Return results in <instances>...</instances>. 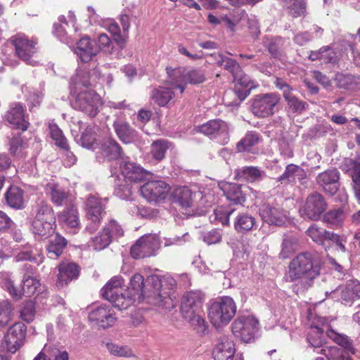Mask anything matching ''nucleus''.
<instances>
[{"instance_id":"obj_27","label":"nucleus","mask_w":360,"mask_h":360,"mask_svg":"<svg viewBox=\"0 0 360 360\" xmlns=\"http://www.w3.org/2000/svg\"><path fill=\"white\" fill-rule=\"evenodd\" d=\"M98 52V49L95 43L88 37L80 39L75 49V53L84 63H88Z\"/></svg>"},{"instance_id":"obj_8","label":"nucleus","mask_w":360,"mask_h":360,"mask_svg":"<svg viewBox=\"0 0 360 360\" xmlns=\"http://www.w3.org/2000/svg\"><path fill=\"white\" fill-rule=\"evenodd\" d=\"M259 321L252 315H242L231 324L233 335L244 342H250L255 339L258 330Z\"/></svg>"},{"instance_id":"obj_13","label":"nucleus","mask_w":360,"mask_h":360,"mask_svg":"<svg viewBox=\"0 0 360 360\" xmlns=\"http://www.w3.org/2000/svg\"><path fill=\"white\" fill-rule=\"evenodd\" d=\"M160 246V242L157 235H145L131 248V255L134 259L150 257L155 255Z\"/></svg>"},{"instance_id":"obj_50","label":"nucleus","mask_w":360,"mask_h":360,"mask_svg":"<svg viewBox=\"0 0 360 360\" xmlns=\"http://www.w3.org/2000/svg\"><path fill=\"white\" fill-rule=\"evenodd\" d=\"M280 255L282 258L286 259L292 254L297 248V239L294 236L285 235L281 245Z\"/></svg>"},{"instance_id":"obj_15","label":"nucleus","mask_w":360,"mask_h":360,"mask_svg":"<svg viewBox=\"0 0 360 360\" xmlns=\"http://www.w3.org/2000/svg\"><path fill=\"white\" fill-rule=\"evenodd\" d=\"M27 327L22 323L13 324L5 337L6 349L11 353H15L24 343Z\"/></svg>"},{"instance_id":"obj_3","label":"nucleus","mask_w":360,"mask_h":360,"mask_svg":"<svg viewBox=\"0 0 360 360\" xmlns=\"http://www.w3.org/2000/svg\"><path fill=\"white\" fill-rule=\"evenodd\" d=\"M307 319V325L310 328L307 336L309 345L314 350L321 348L320 352L328 359H334V355L338 353V348L334 346H324L325 338L322 326L326 322V319L309 313Z\"/></svg>"},{"instance_id":"obj_53","label":"nucleus","mask_w":360,"mask_h":360,"mask_svg":"<svg viewBox=\"0 0 360 360\" xmlns=\"http://www.w3.org/2000/svg\"><path fill=\"white\" fill-rule=\"evenodd\" d=\"M13 307L7 300L0 302V327L6 326L13 316Z\"/></svg>"},{"instance_id":"obj_10","label":"nucleus","mask_w":360,"mask_h":360,"mask_svg":"<svg viewBox=\"0 0 360 360\" xmlns=\"http://www.w3.org/2000/svg\"><path fill=\"white\" fill-rule=\"evenodd\" d=\"M13 45L15 55L27 65L35 66L38 62L34 58L38 51L37 42L29 39L24 35H17L14 37Z\"/></svg>"},{"instance_id":"obj_25","label":"nucleus","mask_w":360,"mask_h":360,"mask_svg":"<svg viewBox=\"0 0 360 360\" xmlns=\"http://www.w3.org/2000/svg\"><path fill=\"white\" fill-rule=\"evenodd\" d=\"M79 275V267L73 262H63L58 265V274L56 285L62 288Z\"/></svg>"},{"instance_id":"obj_28","label":"nucleus","mask_w":360,"mask_h":360,"mask_svg":"<svg viewBox=\"0 0 360 360\" xmlns=\"http://www.w3.org/2000/svg\"><path fill=\"white\" fill-rule=\"evenodd\" d=\"M202 296L200 291L186 292L181 299V314L202 310Z\"/></svg>"},{"instance_id":"obj_48","label":"nucleus","mask_w":360,"mask_h":360,"mask_svg":"<svg viewBox=\"0 0 360 360\" xmlns=\"http://www.w3.org/2000/svg\"><path fill=\"white\" fill-rule=\"evenodd\" d=\"M255 224V218L248 214H240L234 222L235 229L238 232L250 231Z\"/></svg>"},{"instance_id":"obj_64","label":"nucleus","mask_w":360,"mask_h":360,"mask_svg":"<svg viewBox=\"0 0 360 360\" xmlns=\"http://www.w3.org/2000/svg\"><path fill=\"white\" fill-rule=\"evenodd\" d=\"M103 230L105 232L109 233L112 238L121 237L124 234L122 226L114 219H110L103 227Z\"/></svg>"},{"instance_id":"obj_45","label":"nucleus","mask_w":360,"mask_h":360,"mask_svg":"<svg viewBox=\"0 0 360 360\" xmlns=\"http://www.w3.org/2000/svg\"><path fill=\"white\" fill-rule=\"evenodd\" d=\"M103 27L112 35L117 45L122 49L125 46L126 39L122 36L118 24L113 20H108L103 22Z\"/></svg>"},{"instance_id":"obj_47","label":"nucleus","mask_w":360,"mask_h":360,"mask_svg":"<svg viewBox=\"0 0 360 360\" xmlns=\"http://www.w3.org/2000/svg\"><path fill=\"white\" fill-rule=\"evenodd\" d=\"M170 146V142L165 139L157 140L151 144L150 153L153 158L161 161L165 157V153Z\"/></svg>"},{"instance_id":"obj_37","label":"nucleus","mask_w":360,"mask_h":360,"mask_svg":"<svg viewBox=\"0 0 360 360\" xmlns=\"http://www.w3.org/2000/svg\"><path fill=\"white\" fill-rule=\"evenodd\" d=\"M98 131L97 126L89 125L82 134L80 139L82 146L88 149H96L98 146Z\"/></svg>"},{"instance_id":"obj_60","label":"nucleus","mask_w":360,"mask_h":360,"mask_svg":"<svg viewBox=\"0 0 360 360\" xmlns=\"http://www.w3.org/2000/svg\"><path fill=\"white\" fill-rule=\"evenodd\" d=\"M15 261L20 262L24 260H29L33 262L38 265L43 262L44 257L42 255L37 254V256H34L32 255V251L30 250V247H27L25 249L21 252H20L15 256Z\"/></svg>"},{"instance_id":"obj_42","label":"nucleus","mask_w":360,"mask_h":360,"mask_svg":"<svg viewBox=\"0 0 360 360\" xmlns=\"http://www.w3.org/2000/svg\"><path fill=\"white\" fill-rule=\"evenodd\" d=\"M307 234L313 241L321 245H323L325 240H329L330 237H335V233L327 231L316 224H312L307 229Z\"/></svg>"},{"instance_id":"obj_24","label":"nucleus","mask_w":360,"mask_h":360,"mask_svg":"<svg viewBox=\"0 0 360 360\" xmlns=\"http://www.w3.org/2000/svg\"><path fill=\"white\" fill-rule=\"evenodd\" d=\"M44 190L46 195L56 206L61 207L68 201L69 192L53 181L47 183Z\"/></svg>"},{"instance_id":"obj_23","label":"nucleus","mask_w":360,"mask_h":360,"mask_svg":"<svg viewBox=\"0 0 360 360\" xmlns=\"http://www.w3.org/2000/svg\"><path fill=\"white\" fill-rule=\"evenodd\" d=\"M6 120L13 127L22 131L27 130L29 126V122L25 117L24 108L19 103L11 105L10 109L6 115Z\"/></svg>"},{"instance_id":"obj_56","label":"nucleus","mask_w":360,"mask_h":360,"mask_svg":"<svg viewBox=\"0 0 360 360\" xmlns=\"http://www.w3.org/2000/svg\"><path fill=\"white\" fill-rule=\"evenodd\" d=\"M39 281L31 276H25L22 280V294L26 297L32 296L39 287Z\"/></svg>"},{"instance_id":"obj_22","label":"nucleus","mask_w":360,"mask_h":360,"mask_svg":"<svg viewBox=\"0 0 360 360\" xmlns=\"http://www.w3.org/2000/svg\"><path fill=\"white\" fill-rule=\"evenodd\" d=\"M120 169L126 181L139 182L146 179L148 172L136 162L123 160L120 163Z\"/></svg>"},{"instance_id":"obj_34","label":"nucleus","mask_w":360,"mask_h":360,"mask_svg":"<svg viewBox=\"0 0 360 360\" xmlns=\"http://www.w3.org/2000/svg\"><path fill=\"white\" fill-rule=\"evenodd\" d=\"M203 311L200 310L196 312H188L182 314L184 319L189 323L191 326L198 333L204 334L207 330V324L203 318Z\"/></svg>"},{"instance_id":"obj_41","label":"nucleus","mask_w":360,"mask_h":360,"mask_svg":"<svg viewBox=\"0 0 360 360\" xmlns=\"http://www.w3.org/2000/svg\"><path fill=\"white\" fill-rule=\"evenodd\" d=\"M67 244V240L57 233L55 238L50 241L46 248L49 257L53 259L58 258L63 253Z\"/></svg>"},{"instance_id":"obj_9","label":"nucleus","mask_w":360,"mask_h":360,"mask_svg":"<svg viewBox=\"0 0 360 360\" xmlns=\"http://www.w3.org/2000/svg\"><path fill=\"white\" fill-rule=\"evenodd\" d=\"M102 105L100 96L94 90L89 89L79 92L75 98L74 106L89 117H95Z\"/></svg>"},{"instance_id":"obj_46","label":"nucleus","mask_w":360,"mask_h":360,"mask_svg":"<svg viewBox=\"0 0 360 360\" xmlns=\"http://www.w3.org/2000/svg\"><path fill=\"white\" fill-rule=\"evenodd\" d=\"M284 98L287 102L288 107L293 112L297 113H302L305 109L306 103L300 100L292 93L288 90V87H285Z\"/></svg>"},{"instance_id":"obj_44","label":"nucleus","mask_w":360,"mask_h":360,"mask_svg":"<svg viewBox=\"0 0 360 360\" xmlns=\"http://www.w3.org/2000/svg\"><path fill=\"white\" fill-rule=\"evenodd\" d=\"M103 155L109 160H116L121 157V148L117 142L108 139L101 146Z\"/></svg>"},{"instance_id":"obj_30","label":"nucleus","mask_w":360,"mask_h":360,"mask_svg":"<svg viewBox=\"0 0 360 360\" xmlns=\"http://www.w3.org/2000/svg\"><path fill=\"white\" fill-rule=\"evenodd\" d=\"M305 176L304 170L300 167L290 164L287 165L284 172L277 179V181L282 184H289L301 181Z\"/></svg>"},{"instance_id":"obj_19","label":"nucleus","mask_w":360,"mask_h":360,"mask_svg":"<svg viewBox=\"0 0 360 360\" xmlns=\"http://www.w3.org/2000/svg\"><path fill=\"white\" fill-rule=\"evenodd\" d=\"M126 298L131 300L130 306L136 300L141 302L146 297L143 276L136 273L132 276L125 290Z\"/></svg>"},{"instance_id":"obj_32","label":"nucleus","mask_w":360,"mask_h":360,"mask_svg":"<svg viewBox=\"0 0 360 360\" xmlns=\"http://www.w3.org/2000/svg\"><path fill=\"white\" fill-rule=\"evenodd\" d=\"M58 220L67 228L78 229L80 221L77 209L71 205L58 214Z\"/></svg>"},{"instance_id":"obj_2","label":"nucleus","mask_w":360,"mask_h":360,"mask_svg":"<svg viewBox=\"0 0 360 360\" xmlns=\"http://www.w3.org/2000/svg\"><path fill=\"white\" fill-rule=\"evenodd\" d=\"M56 218L52 207L45 201H41L36 210V214L30 224V231L34 238L45 240L51 236L56 230Z\"/></svg>"},{"instance_id":"obj_5","label":"nucleus","mask_w":360,"mask_h":360,"mask_svg":"<svg viewBox=\"0 0 360 360\" xmlns=\"http://www.w3.org/2000/svg\"><path fill=\"white\" fill-rule=\"evenodd\" d=\"M161 281H169L171 285L175 283L174 278L169 275L165 276L162 279L157 275H152L145 282L146 297L153 299L155 304L169 309L174 305L167 292L162 290Z\"/></svg>"},{"instance_id":"obj_1","label":"nucleus","mask_w":360,"mask_h":360,"mask_svg":"<svg viewBox=\"0 0 360 360\" xmlns=\"http://www.w3.org/2000/svg\"><path fill=\"white\" fill-rule=\"evenodd\" d=\"M322 264L321 258L316 253L305 252L297 255L288 266L290 281H297L302 290L309 289L319 276Z\"/></svg>"},{"instance_id":"obj_20","label":"nucleus","mask_w":360,"mask_h":360,"mask_svg":"<svg viewBox=\"0 0 360 360\" xmlns=\"http://www.w3.org/2000/svg\"><path fill=\"white\" fill-rule=\"evenodd\" d=\"M340 172L337 169H328L320 173L316 177L317 184L323 190L330 194H335L340 186Z\"/></svg>"},{"instance_id":"obj_59","label":"nucleus","mask_w":360,"mask_h":360,"mask_svg":"<svg viewBox=\"0 0 360 360\" xmlns=\"http://www.w3.org/2000/svg\"><path fill=\"white\" fill-rule=\"evenodd\" d=\"M217 64L221 67H224V68L230 72L233 76L240 70L238 63L234 59L221 54L219 55Z\"/></svg>"},{"instance_id":"obj_29","label":"nucleus","mask_w":360,"mask_h":360,"mask_svg":"<svg viewBox=\"0 0 360 360\" xmlns=\"http://www.w3.org/2000/svg\"><path fill=\"white\" fill-rule=\"evenodd\" d=\"M234 94L240 101H243L250 94L252 89L255 87L253 81L245 74L240 70L234 76Z\"/></svg>"},{"instance_id":"obj_35","label":"nucleus","mask_w":360,"mask_h":360,"mask_svg":"<svg viewBox=\"0 0 360 360\" xmlns=\"http://www.w3.org/2000/svg\"><path fill=\"white\" fill-rule=\"evenodd\" d=\"M99 75L100 73L96 69L91 71L79 70L72 81L77 88L79 87V86H91L96 83L97 79H99Z\"/></svg>"},{"instance_id":"obj_49","label":"nucleus","mask_w":360,"mask_h":360,"mask_svg":"<svg viewBox=\"0 0 360 360\" xmlns=\"http://www.w3.org/2000/svg\"><path fill=\"white\" fill-rule=\"evenodd\" d=\"M335 53L329 46H323L318 51H311L309 58L312 61L323 60L326 63H332L335 61Z\"/></svg>"},{"instance_id":"obj_18","label":"nucleus","mask_w":360,"mask_h":360,"mask_svg":"<svg viewBox=\"0 0 360 360\" xmlns=\"http://www.w3.org/2000/svg\"><path fill=\"white\" fill-rule=\"evenodd\" d=\"M262 219L269 224L283 226L288 221L287 212L283 209L264 204L259 209Z\"/></svg>"},{"instance_id":"obj_36","label":"nucleus","mask_w":360,"mask_h":360,"mask_svg":"<svg viewBox=\"0 0 360 360\" xmlns=\"http://www.w3.org/2000/svg\"><path fill=\"white\" fill-rule=\"evenodd\" d=\"M194 195L195 193L186 186L177 187L172 193L174 201L184 208L191 207L193 205Z\"/></svg>"},{"instance_id":"obj_7","label":"nucleus","mask_w":360,"mask_h":360,"mask_svg":"<svg viewBox=\"0 0 360 360\" xmlns=\"http://www.w3.org/2000/svg\"><path fill=\"white\" fill-rule=\"evenodd\" d=\"M281 98L276 93L256 95L251 101L250 110L258 118H266L275 112Z\"/></svg>"},{"instance_id":"obj_57","label":"nucleus","mask_w":360,"mask_h":360,"mask_svg":"<svg viewBox=\"0 0 360 360\" xmlns=\"http://www.w3.org/2000/svg\"><path fill=\"white\" fill-rule=\"evenodd\" d=\"M327 336L333 339L347 351L354 354L355 349L353 347L352 342L347 336L338 334L333 330L327 331Z\"/></svg>"},{"instance_id":"obj_63","label":"nucleus","mask_w":360,"mask_h":360,"mask_svg":"<svg viewBox=\"0 0 360 360\" xmlns=\"http://www.w3.org/2000/svg\"><path fill=\"white\" fill-rule=\"evenodd\" d=\"M323 219L332 226L339 225L343 221V212L340 209L330 210L325 214Z\"/></svg>"},{"instance_id":"obj_12","label":"nucleus","mask_w":360,"mask_h":360,"mask_svg":"<svg viewBox=\"0 0 360 360\" xmlns=\"http://www.w3.org/2000/svg\"><path fill=\"white\" fill-rule=\"evenodd\" d=\"M170 189V186L164 181H148L141 187V193L148 202L156 203L163 202Z\"/></svg>"},{"instance_id":"obj_17","label":"nucleus","mask_w":360,"mask_h":360,"mask_svg":"<svg viewBox=\"0 0 360 360\" xmlns=\"http://www.w3.org/2000/svg\"><path fill=\"white\" fill-rule=\"evenodd\" d=\"M197 131L200 132L211 139L222 137L227 139L229 127L226 122L221 120H212L197 127Z\"/></svg>"},{"instance_id":"obj_51","label":"nucleus","mask_w":360,"mask_h":360,"mask_svg":"<svg viewBox=\"0 0 360 360\" xmlns=\"http://www.w3.org/2000/svg\"><path fill=\"white\" fill-rule=\"evenodd\" d=\"M22 91L27 97L30 110H32L34 107L39 105L43 97V94L41 91H36L32 87L27 85L22 86Z\"/></svg>"},{"instance_id":"obj_40","label":"nucleus","mask_w":360,"mask_h":360,"mask_svg":"<svg viewBox=\"0 0 360 360\" xmlns=\"http://www.w3.org/2000/svg\"><path fill=\"white\" fill-rule=\"evenodd\" d=\"M7 204L15 209H22L24 207L23 191L20 188L11 186L6 193Z\"/></svg>"},{"instance_id":"obj_31","label":"nucleus","mask_w":360,"mask_h":360,"mask_svg":"<svg viewBox=\"0 0 360 360\" xmlns=\"http://www.w3.org/2000/svg\"><path fill=\"white\" fill-rule=\"evenodd\" d=\"M106 199L101 200L94 195L90 194L86 200V217L93 219H101L104 212L105 205L103 203Z\"/></svg>"},{"instance_id":"obj_43","label":"nucleus","mask_w":360,"mask_h":360,"mask_svg":"<svg viewBox=\"0 0 360 360\" xmlns=\"http://www.w3.org/2000/svg\"><path fill=\"white\" fill-rule=\"evenodd\" d=\"M113 127L119 139L124 143H130L132 140L134 131L124 121L117 120L114 122Z\"/></svg>"},{"instance_id":"obj_38","label":"nucleus","mask_w":360,"mask_h":360,"mask_svg":"<svg viewBox=\"0 0 360 360\" xmlns=\"http://www.w3.org/2000/svg\"><path fill=\"white\" fill-rule=\"evenodd\" d=\"M237 175L248 182L261 181L265 176V172L257 167H243L236 170Z\"/></svg>"},{"instance_id":"obj_62","label":"nucleus","mask_w":360,"mask_h":360,"mask_svg":"<svg viewBox=\"0 0 360 360\" xmlns=\"http://www.w3.org/2000/svg\"><path fill=\"white\" fill-rule=\"evenodd\" d=\"M35 316V306L32 301H27L23 304L20 310V318L27 322H32Z\"/></svg>"},{"instance_id":"obj_33","label":"nucleus","mask_w":360,"mask_h":360,"mask_svg":"<svg viewBox=\"0 0 360 360\" xmlns=\"http://www.w3.org/2000/svg\"><path fill=\"white\" fill-rule=\"evenodd\" d=\"M175 75H179L180 79L176 81V84H197L202 83L205 80V75L202 70L193 69L181 72L180 70H174Z\"/></svg>"},{"instance_id":"obj_26","label":"nucleus","mask_w":360,"mask_h":360,"mask_svg":"<svg viewBox=\"0 0 360 360\" xmlns=\"http://www.w3.org/2000/svg\"><path fill=\"white\" fill-rule=\"evenodd\" d=\"M179 89L180 93L182 94L184 91L185 87L182 84L172 82L168 88L160 87L154 89L151 95V98L160 106H165L173 98L174 92L171 89Z\"/></svg>"},{"instance_id":"obj_61","label":"nucleus","mask_w":360,"mask_h":360,"mask_svg":"<svg viewBox=\"0 0 360 360\" xmlns=\"http://www.w3.org/2000/svg\"><path fill=\"white\" fill-rule=\"evenodd\" d=\"M68 25L66 18L64 15H60L58 18V22L53 25V34L61 41H66L67 32L65 26Z\"/></svg>"},{"instance_id":"obj_54","label":"nucleus","mask_w":360,"mask_h":360,"mask_svg":"<svg viewBox=\"0 0 360 360\" xmlns=\"http://www.w3.org/2000/svg\"><path fill=\"white\" fill-rule=\"evenodd\" d=\"M106 348L110 354L117 357H131L133 356L132 350L127 345H120L112 342L106 344Z\"/></svg>"},{"instance_id":"obj_39","label":"nucleus","mask_w":360,"mask_h":360,"mask_svg":"<svg viewBox=\"0 0 360 360\" xmlns=\"http://www.w3.org/2000/svg\"><path fill=\"white\" fill-rule=\"evenodd\" d=\"M360 298V283L352 281L342 291L341 299L345 304H351Z\"/></svg>"},{"instance_id":"obj_58","label":"nucleus","mask_w":360,"mask_h":360,"mask_svg":"<svg viewBox=\"0 0 360 360\" xmlns=\"http://www.w3.org/2000/svg\"><path fill=\"white\" fill-rule=\"evenodd\" d=\"M51 137L55 141L56 145L60 148H68V141L60 129L55 124H49Z\"/></svg>"},{"instance_id":"obj_11","label":"nucleus","mask_w":360,"mask_h":360,"mask_svg":"<svg viewBox=\"0 0 360 360\" xmlns=\"http://www.w3.org/2000/svg\"><path fill=\"white\" fill-rule=\"evenodd\" d=\"M326 209L327 203L323 195L314 192L307 196L300 213L304 219L318 220Z\"/></svg>"},{"instance_id":"obj_21","label":"nucleus","mask_w":360,"mask_h":360,"mask_svg":"<svg viewBox=\"0 0 360 360\" xmlns=\"http://www.w3.org/2000/svg\"><path fill=\"white\" fill-rule=\"evenodd\" d=\"M219 186L227 200L235 205H241L244 202L247 192L251 191L248 186L243 187L241 185L233 183L224 182Z\"/></svg>"},{"instance_id":"obj_16","label":"nucleus","mask_w":360,"mask_h":360,"mask_svg":"<svg viewBox=\"0 0 360 360\" xmlns=\"http://www.w3.org/2000/svg\"><path fill=\"white\" fill-rule=\"evenodd\" d=\"M235 353V343L231 338L223 335L216 340L212 349L214 360H233Z\"/></svg>"},{"instance_id":"obj_6","label":"nucleus","mask_w":360,"mask_h":360,"mask_svg":"<svg viewBox=\"0 0 360 360\" xmlns=\"http://www.w3.org/2000/svg\"><path fill=\"white\" fill-rule=\"evenodd\" d=\"M124 283V281L121 276H114L101 290L103 297L120 310L125 309L130 307L131 302L130 299L126 298V293L122 292V287Z\"/></svg>"},{"instance_id":"obj_52","label":"nucleus","mask_w":360,"mask_h":360,"mask_svg":"<svg viewBox=\"0 0 360 360\" xmlns=\"http://www.w3.org/2000/svg\"><path fill=\"white\" fill-rule=\"evenodd\" d=\"M111 240V235L102 229L98 236L91 238L90 246H92L96 250H101L109 245Z\"/></svg>"},{"instance_id":"obj_14","label":"nucleus","mask_w":360,"mask_h":360,"mask_svg":"<svg viewBox=\"0 0 360 360\" xmlns=\"http://www.w3.org/2000/svg\"><path fill=\"white\" fill-rule=\"evenodd\" d=\"M89 320L98 327L105 329L114 326L117 321L114 309L109 305H101L89 314Z\"/></svg>"},{"instance_id":"obj_55","label":"nucleus","mask_w":360,"mask_h":360,"mask_svg":"<svg viewBox=\"0 0 360 360\" xmlns=\"http://www.w3.org/2000/svg\"><path fill=\"white\" fill-rule=\"evenodd\" d=\"M258 141V134L253 131H249L245 134L244 138L237 143V150L238 152L248 150L253 146L256 145Z\"/></svg>"},{"instance_id":"obj_4","label":"nucleus","mask_w":360,"mask_h":360,"mask_svg":"<svg viewBox=\"0 0 360 360\" xmlns=\"http://www.w3.org/2000/svg\"><path fill=\"white\" fill-rule=\"evenodd\" d=\"M236 309L232 297H219L210 303L208 318L215 328H220L229 323L236 313Z\"/></svg>"}]
</instances>
